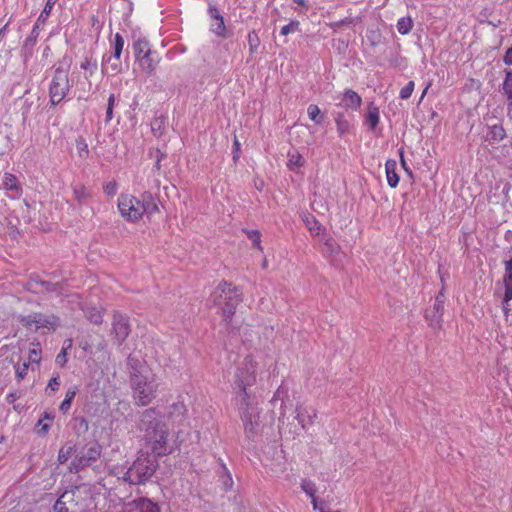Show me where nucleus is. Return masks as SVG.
I'll list each match as a JSON object with an SVG mask.
<instances>
[{"mask_svg": "<svg viewBox=\"0 0 512 512\" xmlns=\"http://www.w3.org/2000/svg\"><path fill=\"white\" fill-rule=\"evenodd\" d=\"M397 162L393 159H388L385 163V171L388 185L391 188H396L399 183V176L396 172Z\"/></svg>", "mask_w": 512, "mask_h": 512, "instance_id": "4be33fe9", "label": "nucleus"}, {"mask_svg": "<svg viewBox=\"0 0 512 512\" xmlns=\"http://www.w3.org/2000/svg\"><path fill=\"white\" fill-rule=\"evenodd\" d=\"M76 453H77V449H76L75 445L66 444L58 452V462L60 464H64L72 456H75Z\"/></svg>", "mask_w": 512, "mask_h": 512, "instance_id": "c756f323", "label": "nucleus"}, {"mask_svg": "<svg viewBox=\"0 0 512 512\" xmlns=\"http://www.w3.org/2000/svg\"><path fill=\"white\" fill-rule=\"evenodd\" d=\"M21 396V393L18 392V391H13V392H10L9 394H7L6 396V401L9 403V404H12L14 403L17 399H19Z\"/></svg>", "mask_w": 512, "mask_h": 512, "instance_id": "680f3d73", "label": "nucleus"}, {"mask_svg": "<svg viewBox=\"0 0 512 512\" xmlns=\"http://www.w3.org/2000/svg\"><path fill=\"white\" fill-rule=\"evenodd\" d=\"M307 114L311 121L315 124L320 125L324 121V114L316 104H310L307 108Z\"/></svg>", "mask_w": 512, "mask_h": 512, "instance_id": "7c9ffc66", "label": "nucleus"}, {"mask_svg": "<svg viewBox=\"0 0 512 512\" xmlns=\"http://www.w3.org/2000/svg\"><path fill=\"white\" fill-rule=\"evenodd\" d=\"M246 234L248 239L252 242V245L262 251L263 248L261 246V233L258 230H248L246 231Z\"/></svg>", "mask_w": 512, "mask_h": 512, "instance_id": "a19ab883", "label": "nucleus"}, {"mask_svg": "<svg viewBox=\"0 0 512 512\" xmlns=\"http://www.w3.org/2000/svg\"><path fill=\"white\" fill-rule=\"evenodd\" d=\"M380 121L379 108L373 103H369L368 111L365 116V122L368 124L370 130H375Z\"/></svg>", "mask_w": 512, "mask_h": 512, "instance_id": "b1692460", "label": "nucleus"}, {"mask_svg": "<svg viewBox=\"0 0 512 512\" xmlns=\"http://www.w3.org/2000/svg\"><path fill=\"white\" fill-rule=\"evenodd\" d=\"M131 385L137 404L142 406H146L152 401L158 388V384L154 379L149 380L141 374H133L131 377Z\"/></svg>", "mask_w": 512, "mask_h": 512, "instance_id": "0eeeda50", "label": "nucleus"}, {"mask_svg": "<svg viewBox=\"0 0 512 512\" xmlns=\"http://www.w3.org/2000/svg\"><path fill=\"white\" fill-rule=\"evenodd\" d=\"M139 202L141 205L142 215L147 214L148 216H151L159 211L156 199L154 195L149 191H146L141 194Z\"/></svg>", "mask_w": 512, "mask_h": 512, "instance_id": "a211bd4d", "label": "nucleus"}, {"mask_svg": "<svg viewBox=\"0 0 512 512\" xmlns=\"http://www.w3.org/2000/svg\"><path fill=\"white\" fill-rule=\"evenodd\" d=\"M67 493H63L55 502L53 506L54 512H69L68 507L66 506V502L64 501V498L66 497Z\"/></svg>", "mask_w": 512, "mask_h": 512, "instance_id": "09e8293b", "label": "nucleus"}, {"mask_svg": "<svg viewBox=\"0 0 512 512\" xmlns=\"http://www.w3.org/2000/svg\"><path fill=\"white\" fill-rule=\"evenodd\" d=\"M152 155L158 162H161L166 157V154L160 149H156Z\"/></svg>", "mask_w": 512, "mask_h": 512, "instance_id": "69168bd1", "label": "nucleus"}, {"mask_svg": "<svg viewBox=\"0 0 512 512\" xmlns=\"http://www.w3.org/2000/svg\"><path fill=\"white\" fill-rule=\"evenodd\" d=\"M76 148H77L78 155L81 158H86L88 156L89 149H88V145L84 138L80 137L76 140Z\"/></svg>", "mask_w": 512, "mask_h": 512, "instance_id": "a18cd8bd", "label": "nucleus"}, {"mask_svg": "<svg viewBox=\"0 0 512 512\" xmlns=\"http://www.w3.org/2000/svg\"><path fill=\"white\" fill-rule=\"evenodd\" d=\"M117 206L121 216L129 222H138L143 216L139 198L133 195L120 194Z\"/></svg>", "mask_w": 512, "mask_h": 512, "instance_id": "9d476101", "label": "nucleus"}, {"mask_svg": "<svg viewBox=\"0 0 512 512\" xmlns=\"http://www.w3.org/2000/svg\"><path fill=\"white\" fill-rule=\"evenodd\" d=\"M397 30L401 35L408 34L413 28L411 17H402L397 21Z\"/></svg>", "mask_w": 512, "mask_h": 512, "instance_id": "f704fd0d", "label": "nucleus"}, {"mask_svg": "<svg viewBox=\"0 0 512 512\" xmlns=\"http://www.w3.org/2000/svg\"><path fill=\"white\" fill-rule=\"evenodd\" d=\"M505 273L503 276V284L505 287L504 295L502 298L503 310L507 314L508 309L506 306L512 300V257L504 262Z\"/></svg>", "mask_w": 512, "mask_h": 512, "instance_id": "2eb2a0df", "label": "nucleus"}, {"mask_svg": "<svg viewBox=\"0 0 512 512\" xmlns=\"http://www.w3.org/2000/svg\"><path fill=\"white\" fill-rule=\"evenodd\" d=\"M73 195L75 197V199L79 202V203H83L85 202L88 198L91 197V194L90 192L86 189V187L84 185H75L73 187Z\"/></svg>", "mask_w": 512, "mask_h": 512, "instance_id": "c9c22d12", "label": "nucleus"}, {"mask_svg": "<svg viewBox=\"0 0 512 512\" xmlns=\"http://www.w3.org/2000/svg\"><path fill=\"white\" fill-rule=\"evenodd\" d=\"M3 187L8 190L15 192L17 196L22 193V188L19 185L17 178L14 174L6 172L3 177Z\"/></svg>", "mask_w": 512, "mask_h": 512, "instance_id": "393cba45", "label": "nucleus"}, {"mask_svg": "<svg viewBox=\"0 0 512 512\" xmlns=\"http://www.w3.org/2000/svg\"><path fill=\"white\" fill-rule=\"evenodd\" d=\"M415 83L414 81H409L401 90L399 93V97L403 100H406L410 98L414 91Z\"/></svg>", "mask_w": 512, "mask_h": 512, "instance_id": "de8ad7c7", "label": "nucleus"}, {"mask_svg": "<svg viewBox=\"0 0 512 512\" xmlns=\"http://www.w3.org/2000/svg\"><path fill=\"white\" fill-rule=\"evenodd\" d=\"M444 306L440 304H433V306L426 310L425 318L429 326L434 329H440L442 326Z\"/></svg>", "mask_w": 512, "mask_h": 512, "instance_id": "dca6fc26", "label": "nucleus"}, {"mask_svg": "<svg viewBox=\"0 0 512 512\" xmlns=\"http://www.w3.org/2000/svg\"><path fill=\"white\" fill-rule=\"evenodd\" d=\"M299 21L297 20H294V21H291L290 23L284 25L281 30H280V34L283 35V36H286L290 33H293L295 31L298 30V27H299Z\"/></svg>", "mask_w": 512, "mask_h": 512, "instance_id": "8fccbe9b", "label": "nucleus"}, {"mask_svg": "<svg viewBox=\"0 0 512 512\" xmlns=\"http://www.w3.org/2000/svg\"><path fill=\"white\" fill-rule=\"evenodd\" d=\"M337 132L340 136L347 133L350 129V123L346 119L344 112H337L334 116Z\"/></svg>", "mask_w": 512, "mask_h": 512, "instance_id": "c85d7f7f", "label": "nucleus"}, {"mask_svg": "<svg viewBox=\"0 0 512 512\" xmlns=\"http://www.w3.org/2000/svg\"><path fill=\"white\" fill-rule=\"evenodd\" d=\"M353 24V19L352 18H344L342 20H339V21H335V22H332L330 23V27L334 30L340 28L341 26H344V25H351Z\"/></svg>", "mask_w": 512, "mask_h": 512, "instance_id": "13d9d810", "label": "nucleus"}, {"mask_svg": "<svg viewBox=\"0 0 512 512\" xmlns=\"http://www.w3.org/2000/svg\"><path fill=\"white\" fill-rule=\"evenodd\" d=\"M72 347V340H68L67 346H64L61 352L56 356L55 362L57 365L63 367L67 362V350Z\"/></svg>", "mask_w": 512, "mask_h": 512, "instance_id": "c03bdc74", "label": "nucleus"}, {"mask_svg": "<svg viewBox=\"0 0 512 512\" xmlns=\"http://www.w3.org/2000/svg\"><path fill=\"white\" fill-rule=\"evenodd\" d=\"M122 512H160V507L151 499L140 497L125 503Z\"/></svg>", "mask_w": 512, "mask_h": 512, "instance_id": "ddd939ff", "label": "nucleus"}, {"mask_svg": "<svg viewBox=\"0 0 512 512\" xmlns=\"http://www.w3.org/2000/svg\"><path fill=\"white\" fill-rule=\"evenodd\" d=\"M41 22H36L35 25L33 26L30 34L27 36V38L25 39L23 45H22V51L26 54V55H31L32 54V51H33V48L37 42V38L39 36V32H40V28H39V24Z\"/></svg>", "mask_w": 512, "mask_h": 512, "instance_id": "aec40b11", "label": "nucleus"}, {"mask_svg": "<svg viewBox=\"0 0 512 512\" xmlns=\"http://www.w3.org/2000/svg\"><path fill=\"white\" fill-rule=\"evenodd\" d=\"M256 370L257 363L253 357L246 356L237 368L233 380L237 405L248 437L255 434L258 426V407L250 392V388L256 383Z\"/></svg>", "mask_w": 512, "mask_h": 512, "instance_id": "f257e3e1", "label": "nucleus"}, {"mask_svg": "<svg viewBox=\"0 0 512 512\" xmlns=\"http://www.w3.org/2000/svg\"><path fill=\"white\" fill-rule=\"evenodd\" d=\"M22 210V218L24 219L25 223H30L32 221V217L29 214L30 205L27 201H24L23 206L21 207Z\"/></svg>", "mask_w": 512, "mask_h": 512, "instance_id": "4d7b16f0", "label": "nucleus"}, {"mask_svg": "<svg viewBox=\"0 0 512 512\" xmlns=\"http://www.w3.org/2000/svg\"><path fill=\"white\" fill-rule=\"evenodd\" d=\"M100 455L101 446L97 442L82 447L77 451L75 458L70 463V472L77 473L85 467L92 465L99 459Z\"/></svg>", "mask_w": 512, "mask_h": 512, "instance_id": "6e6552de", "label": "nucleus"}, {"mask_svg": "<svg viewBox=\"0 0 512 512\" xmlns=\"http://www.w3.org/2000/svg\"><path fill=\"white\" fill-rule=\"evenodd\" d=\"M18 320L25 328L34 331L40 328L55 331L60 326V319L54 314L44 315L40 312H35L26 316L20 315Z\"/></svg>", "mask_w": 512, "mask_h": 512, "instance_id": "1a4fd4ad", "label": "nucleus"}, {"mask_svg": "<svg viewBox=\"0 0 512 512\" xmlns=\"http://www.w3.org/2000/svg\"><path fill=\"white\" fill-rule=\"evenodd\" d=\"M41 349L32 348L29 351V361L27 363H39L41 360L40 357Z\"/></svg>", "mask_w": 512, "mask_h": 512, "instance_id": "5fc2aeb1", "label": "nucleus"}, {"mask_svg": "<svg viewBox=\"0 0 512 512\" xmlns=\"http://www.w3.org/2000/svg\"><path fill=\"white\" fill-rule=\"evenodd\" d=\"M79 421V427L83 429L84 431L88 430V422L85 418L81 417L77 419Z\"/></svg>", "mask_w": 512, "mask_h": 512, "instance_id": "774afa93", "label": "nucleus"}, {"mask_svg": "<svg viewBox=\"0 0 512 512\" xmlns=\"http://www.w3.org/2000/svg\"><path fill=\"white\" fill-rule=\"evenodd\" d=\"M158 467V459L154 455L149 452H140L127 470L122 469L115 474H121L118 479L131 485H141L151 479Z\"/></svg>", "mask_w": 512, "mask_h": 512, "instance_id": "7ed1b4c3", "label": "nucleus"}, {"mask_svg": "<svg viewBox=\"0 0 512 512\" xmlns=\"http://www.w3.org/2000/svg\"><path fill=\"white\" fill-rule=\"evenodd\" d=\"M89 320L91 323L93 324H101L103 322V317L101 315V313H99L98 311H94V312H91L90 315L88 316Z\"/></svg>", "mask_w": 512, "mask_h": 512, "instance_id": "052dcab7", "label": "nucleus"}, {"mask_svg": "<svg viewBox=\"0 0 512 512\" xmlns=\"http://www.w3.org/2000/svg\"><path fill=\"white\" fill-rule=\"evenodd\" d=\"M76 393H77V389L75 387L74 388H69L67 390L65 398H64V400L62 401V403L59 406V410L63 414H66L70 410L71 403H72L73 399L75 398Z\"/></svg>", "mask_w": 512, "mask_h": 512, "instance_id": "473e14b6", "label": "nucleus"}, {"mask_svg": "<svg viewBox=\"0 0 512 512\" xmlns=\"http://www.w3.org/2000/svg\"><path fill=\"white\" fill-rule=\"evenodd\" d=\"M112 46L113 54L111 56L113 58H120L124 47V38L120 33L115 34Z\"/></svg>", "mask_w": 512, "mask_h": 512, "instance_id": "e433bc0d", "label": "nucleus"}, {"mask_svg": "<svg viewBox=\"0 0 512 512\" xmlns=\"http://www.w3.org/2000/svg\"><path fill=\"white\" fill-rule=\"evenodd\" d=\"M28 368L29 363L26 362H24L21 366L19 364L15 366L17 381L20 382L25 378V376L27 375Z\"/></svg>", "mask_w": 512, "mask_h": 512, "instance_id": "3c124183", "label": "nucleus"}, {"mask_svg": "<svg viewBox=\"0 0 512 512\" xmlns=\"http://www.w3.org/2000/svg\"><path fill=\"white\" fill-rule=\"evenodd\" d=\"M132 48L141 69L147 75H153L158 63L160 62V57L156 51L151 49L148 40L145 38H139L133 43Z\"/></svg>", "mask_w": 512, "mask_h": 512, "instance_id": "423d86ee", "label": "nucleus"}, {"mask_svg": "<svg viewBox=\"0 0 512 512\" xmlns=\"http://www.w3.org/2000/svg\"><path fill=\"white\" fill-rule=\"evenodd\" d=\"M115 100H116L115 95L110 94V96L108 98L106 113H105V122L106 123H109L113 119V109H114V105H115Z\"/></svg>", "mask_w": 512, "mask_h": 512, "instance_id": "49530a36", "label": "nucleus"}, {"mask_svg": "<svg viewBox=\"0 0 512 512\" xmlns=\"http://www.w3.org/2000/svg\"><path fill=\"white\" fill-rule=\"evenodd\" d=\"M187 412L186 406L183 402H175L169 407V417L175 420H182Z\"/></svg>", "mask_w": 512, "mask_h": 512, "instance_id": "cd10ccee", "label": "nucleus"}, {"mask_svg": "<svg viewBox=\"0 0 512 512\" xmlns=\"http://www.w3.org/2000/svg\"><path fill=\"white\" fill-rule=\"evenodd\" d=\"M107 64L105 67L106 70H110L112 74H117L121 71V62L120 58H113V56H104L103 57V65Z\"/></svg>", "mask_w": 512, "mask_h": 512, "instance_id": "72a5a7b5", "label": "nucleus"}, {"mask_svg": "<svg viewBox=\"0 0 512 512\" xmlns=\"http://www.w3.org/2000/svg\"><path fill=\"white\" fill-rule=\"evenodd\" d=\"M209 301L220 307L221 314L226 324L232 321L237 306L242 301V292L232 283L222 281L212 291Z\"/></svg>", "mask_w": 512, "mask_h": 512, "instance_id": "20e7f679", "label": "nucleus"}, {"mask_svg": "<svg viewBox=\"0 0 512 512\" xmlns=\"http://www.w3.org/2000/svg\"><path fill=\"white\" fill-rule=\"evenodd\" d=\"M504 62L507 65H512V46L506 51L504 55Z\"/></svg>", "mask_w": 512, "mask_h": 512, "instance_id": "0e129e2a", "label": "nucleus"}, {"mask_svg": "<svg viewBox=\"0 0 512 512\" xmlns=\"http://www.w3.org/2000/svg\"><path fill=\"white\" fill-rule=\"evenodd\" d=\"M207 13L212 20L216 21L215 23L211 24L210 31L220 38L229 37L230 33L225 25L224 18L220 14L218 8L210 3L208 6Z\"/></svg>", "mask_w": 512, "mask_h": 512, "instance_id": "4468645a", "label": "nucleus"}, {"mask_svg": "<svg viewBox=\"0 0 512 512\" xmlns=\"http://www.w3.org/2000/svg\"><path fill=\"white\" fill-rule=\"evenodd\" d=\"M305 160L303 159L302 155L298 152L289 154V160L287 163V166L290 170H296L297 168H300L304 165Z\"/></svg>", "mask_w": 512, "mask_h": 512, "instance_id": "4c0bfd02", "label": "nucleus"}, {"mask_svg": "<svg viewBox=\"0 0 512 512\" xmlns=\"http://www.w3.org/2000/svg\"><path fill=\"white\" fill-rule=\"evenodd\" d=\"M302 221L304 222L307 229L314 235H319L321 231L325 229L321 225V223L316 219V217L308 212H305L301 216Z\"/></svg>", "mask_w": 512, "mask_h": 512, "instance_id": "5701e85b", "label": "nucleus"}, {"mask_svg": "<svg viewBox=\"0 0 512 512\" xmlns=\"http://www.w3.org/2000/svg\"><path fill=\"white\" fill-rule=\"evenodd\" d=\"M164 127L165 119L163 117L155 118L151 123L152 132L157 137L162 135Z\"/></svg>", "mask_w": 512, "mask_h": 512, "instance_id": "79ce46f5", "label": "nucleus"}, {"mask_svg": "<svg viewBox=\"0 0 512 512\" xmlns=\"http://www.w3.org/2000/svg\"><path fill=\"white\" fill-rule=\"evenodd\" d=\"M140 429L144 432V440L156 458L173 453L178 444L170 437L169 429L163 415L155 408H148L140 418Z\"/></svg>", "mask_w": 512, "mask_h": 512, "instance_id": "f03ea898", "label": "nucleus"}, {"mask_svg": "<svg viewBox=\"0 0 512 512\" xmlns=\"http://www.w3.org/2000/svg\"><path fill=\"white\" fill-rule=\"evenodd\" d=\"M502 91L509 100L508 108H512V70H507L505 73V78L502 83Z\"/></svg>", "mask_w": 512, "mask_h": 512, "instance_id": "bb28decb", "label": "nucleus"}, {"mask_svg": "<svg viewBox=\"0 0 512 512\" xmlns=\"http://www.w3.org/2000/svg\"><path fill=\"white\" fill-rule=\"evenodd\" d=\"M70 63L65 58L54 67L52 79L49 84V102L57 106L66 99L72 88L69 78Z\"/></svg>", "mask_w": 512, "mask_h": 512, "instance_id": "39448f33", "label": "nucleus"}, {"mask_svg": "<svg viewBox=\"0 0 512 512\" xmlns=\"http://www.w3.org/2000/svg\"><path fill=\"white\" fill-rule=\"evenodd\" d=\"M362 98L352 89H346L341 99V105L352 110H358L361 107Z\"/></svg>", "mask_w": 512, "mask_h": 512, "instance_id": "6ab92c4d", "label": "nucleus"}, {"mask_svg": "<svg viewBox=\"0 0 512 512\" xmlns=\"http://www.w3.org/2000/svg\"><path fill=\"white\" fill-rule=\"evenodd\" d=\"M248 45L250 54H254L257 52L258 47L260 45V39L256 31H251L248 34Z\"/></svg>", "mask_w": 512, "mask_h": 512, "instance_id": "ea45409f", "label": "nucleus"}, {"mask_svg": "<svg viewBox=\"0 0 512 512\" xmlns=\"http://www.w3.org/2000/svg\"><path fill=\"white\" fill-rule=\"evenodd\" d=\"M239 151H240V142L238 141L237 137L235 136L234 142H233V159L236 161L239 157Z\"/></svg>", "mask_w": 512, "mask_h": 512, "instance_id": "e2e57ef3", "label": "nucleus"}, {"mask_svg": "<svg viewBox=\"0 0 512 512\" xmlns=\"http://www.w3.org/2000/svg\"><path fill=\"white\" fill-rule=\"evenodd\" d=\"M24 288L34 294H42L44 292H59L61 287L59 283H52L40 279L38 276H32L25 283Z\"/></svg>", "mask_w": 512, "mask_h": 512, "instance_id": "f8f14e48", "label": "nucleus"}, {"mask_svg": "<svg viewBox=\"0 0 512 512\" xmlns=\"http://www.w3.org/2000/svg\"><path fill=\"white\" fill-rule=\"evenodd\" d=\"M81 69L89 71L90 75H92L96 69H97V62L91 61L90 59L86 58L80 65Z\"/></svg>", "mask_w": 512, "mask_h": 512, "instance_id": "603ef678", "label": "nucleus"}, {"mask_svg": "<svg viewBox=\"0 0 512 512\" xmlns=\"http://www.w3.org/2000/svg\"><path fill=\"white\" fill-rule=\"evenodd\" d=\"M340 251V246L333 237H327L324 241L323 253L325 256H334Z\"/></svg>", "mask_w": 512, "mask_h": 512, "instance_id": "2f4dec72", "label": "nucleus"}, {"mask_svg": "<svg viewBox=\"0 0 512 512\" xmlns=\"http://www.w3.org/2000/svg\"><path fill=\"white\" fill-rule=\"evenodd\" d=\"M506 131L501 124L488 125L485 141L489 145H495L506 138Z\"/></svg>", "mask_w": 512, "mask_h": 512, "instance_id": "f3484780", "label": "nucleus"}, {"mask_svg": "<svg viewBox=\"0 0 512 512\" xmlns=\"http://www.w3.org/2000/svg\"><path fill=\"white\" fill-rule=\"evenodd\" d=\"M59 386H60V377L58 374H56L49 380L45 391H46V393H48L49 390H51L52 392L57 391L59 389Z\"/></svg>", "mask_w": 512, "mask_h": 512, "instance_id": "864d4df0", "label": "nucleus"}, {"mask_svg": "<svg viewBox=\"0 0 512 512\" xmlns=\"http://www.w3.org/2000/svg\"><path fill=\"white\" fill-rule=\"evenodd\" d=\"M103 190L108 196H114L117 192V183L114 181L108 182L104 185Z\"/></svg>", "mask_w": 512, "mask_h": 512, "instance_id": "6e6d98bb", "label": "nucleus"}, {"mask_svg": "<svg viewBox=\"0 0 512 512\" xmlns=\"http://www.w3.org/2000/svg\"><path fill=\"white\" fill-rule=\"evenodd\" d=\"M54 418L55 412L53 410L44 411L36 424L37 433L45 436L50 430V424L47 421L51 422Z\"/></svg>", "mask_w": 512, "mask_h": 512, "instance_id": "412c9836", "label": "nucleus"}, {"mask_svg": "<svg viewBox=\"0 0 512 512\" xmlns=\"http://www.w3.org/2000/svg\"><path fill=\"white\" fill-rule=\"evenodd\" d=\"M399 154H400V162H401L402 168L405 170L406 174L410 178H413V172H412V170L410 169V167L407 165V163L405 161L403 149L399 150Z\"/></svg>", "mask_w": 512, "mask_h": 512, "instance_id": "bf43d9fd", "label": "nucleus"}, {"mask_svg": "<svg viewBox=\"0 0 512 512\" xmlns=\"http://www.w3.org/2000/svg\"><path fill=\"white\" fill-rule=\"evenodd\" d=\"M57 1L58 0H47L46 4L44 6V9L42 10V12L40 13V15L38 17V22L45 23L46 19L51 14V11H52L54 5L57 3Z\"/></svg>", "mask_w": 512, "mask_h": 512, "instance_id": "37998d69", "label": "nucleus"}, {"mask_svg": "<svg viewBox=\"0 0 512 512\" xmlns=\"http://www.w3.org/2000/svg\"><path fill=\"white\" fill-rule=\"evenodd\" d=\"M301 489L311 498L313 508L317 509V499L315 497L317 489L315 483L311 480L303 479L301 482Z\"/></svg>", "mask_w": 512, "mask_h": 512, "instance_id": "a878e982", "label": "nucleus"}, {"mask_svg": "<svg viewBox=\"0 0 512 512\" xmlns=\"http://www.w3.org/2000/svg\"><path fill=\"white\" fill-rule=\"evenodd\" d=\"M112 328L118 345H122L131 332L129 318L124 314L115 313Z\"/></svg>", "mask_w": 512, "mask_h": 512, "instance_id": "9b49d317", "label": "nucleus"}, {"mask_svg": "<svg viewBox=\"0 0 512 512\" xmlns=\"http://www.w3.org/2000/svg\"><path fill=\"white\" fill-rule=\"evenodd\" d=\"M219 461H220V467H221L220 473H221V477L223 478V484L226 489H230L233 486L232 476H231L229 470L227 469L226 465L223 463V461L221 459H219Z\"/></svg>", "mask_w": 512, "mask_h": 512, "instance_id": "58836bf2", "label": "nucleus"}, {"mask_svg": "<svg viewBox=\"0 0 512 512\" xmlns=\"http://www.w3.org/2000/svg\"><path fill=\"white\" fill-rule=\"evenodd\" d=\"M435 304H440L442 306H444V303H445V295L443 293V291L441 290L438 295L435 297V301H434Z\"/></svg>", "mask_w": 512, "mask_h": 512, "instance_id": "338daca9", "label": "nucleus"}]
</instances>
